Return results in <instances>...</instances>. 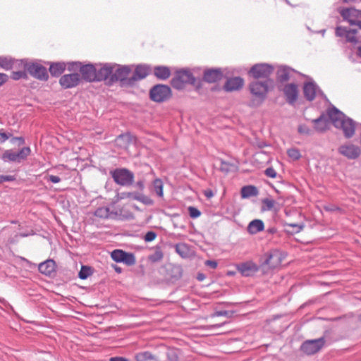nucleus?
I'll list each match as a JSON object with an SVG mask.
<instances>
[{"mask_svg":"<svg viewBox=\"0 0 361 361\" xmlns=\"http://www.w3.org/2000/svg\"><path fill=\"white\" fill-rule=\"evenodd\" d=\"M264 174L270 178H274L276 176V172L272 167H269L265 169Z\"/></svg>","mask_w":361,"mask_h":361,"instance_id":"56","label":"nucleus"},{"mask_svg":"<svg viewBox=\"0 0 361 361\" xmlns=\"http://www.w3.org/2000/svg\"><path fill=\"white\" fill-rule=\"evenodd\" d=\"M66 65L63 62L52 63L49 67V72L54 77H58L65 71Z\"/></svg>","mask_w":361,"mask_h":361,"instance_id":"32","label":"nucleus"},{"mask_svg":"<svg viewBox=\"0 0 361 361\" xmlns=\"http://www.w3.org/2000/svg\"><path fill=\"white\" fill-rule=\"evenodd\" d=\"M274 70V66L268 63H257L250 68L249 74L255 79H267L272 74Z\"/></svg>","mask_w":361,"mask_h":361,"instance_id":"6","label":"nucleus"},{"mask_svg":"<svg viewBox=\"0 0 361 361\" xmlns=\"http://www.w3.org/2000/svg\"><path fill=\"white\" fill-rule=\"evenodd\" d=\"M82 63L79 61L69 62L67 63V69L69 71H80Z\"/></svg>","mask_w":361,"mask_h":361,"instance_id":"47","label":"nucleus"},{"mask_svg":"<svg viewBox=\"0 0 361 361\" xmlns=\"http://www.w3.org/2000/svg\"><path fill=\"white\" fill-rule=\"evenodd\" d=\"M164 257L163 252L160 247H157L154 253L148 257L149 261L155 263L161 261Z\"/></svg>","mask_w":361,"mask_h":361,"instance_id":"40","label":"nucleus"},{"mask_svg":"<svg viewBox=\"0 0 361 361\" xmlns=\"http://www.w3.org/2000/svg\"><path fill=\"white\" fill-rule=\"evenodd\" d=\"M1 159L4 162H17L16 154L13 149L5 150Z\"/></svg>","mask_w":361,"mask_h":361,"instance_id":"36","label":"nucleus"},{"mask_svg":"<svg viewBox=\"0 0 361 361\" xmlns=\"http://www.w3.org/2000/svg\"><path fill=\"white\" fill-rule=\"evenodd\" d=\"M16 180V177L11 175H0V183L4 182H12Z\"/></svg>","mask_w":361,"mask_h":361,"instance_id":"54","label":"nucleus"},{"mask_svg":"<svg viewBox=\"0 0 361 361\" xmlns=\"http://www.w3.org/2000/svg\"><path fill=\"white\" fill-rule=\"evenodd\" d=\"M335 34L337 37H345L347 42L356 44L359 42L360 36H357V30L356 29H348L342 26L336 27Z\"/></svg>","mask_w":361,"mask_h":361,"instance_id":"14","label":"nucleus"},{"mask_svg":"<svg viewBox=\"0 0 361 361\" xmlns=\"http://www.w3.org/2000/svg\"><path fill=\"white\" fill-rule=\"evenodd\" d=\"M189 215L192 219L198 218L201 215V212L195 207H188Z\"/></svg>","mask_w":361,"mask_h":361,"instance_id":"48","label":"nucleus"},{"mask_svg":"<svg viewBox=\"0 0 361 361\" xmlns=\"http://www.w3.org/2000/svg\"><path fill=\"white\" fill-rule=\"evenodd\" d=\"M132 135L129 133H122L115 140L116 144L121 148H127L132 142Z\"/></svg>","mask_w":361,"mask_h":361,"instance_id":"28","label":"nucleus"},{"mask_svg":"<svg viewBox=\"0 0 361 361\" xmlns=\"http://www.w3.org/2000/svg\"><path fill=\"white\" fill-rule=\"evenodd\" d=\"M286 226L293 228L292 232L295 233L300 232L304 228L303 224H286Z\"/></svg>","mask_w":361,"mask_h":361,"instance_id":"50","label":"nucleus"},{"mask_svg":"<svg viewBox=\"0 0 361 361\" xmlns=\"http://www.w3.org/2000/svg\"><path fill=\"white\" fill-rule=\"evenodd\" d=\"M258 190L254 185H246L241 188V197L243 198H249L250 197H255L258 195Z\"/></svg>","mask_w":361,"mask_h":361,"instance_id":"34","label":"nucleus"},{"mask_svg":"<svg viewBox=\"0 0 361 361\" xmlns=\"http://www.w3.org/2000/svg\"><path fill=\"white\" fill-rule=\"evenodd\" d=\"M197 80L189 69H180L175 73L171 85L176 90H183L186 84L196 85Z\"/></svg>","mask_w":361,"mask_h":361,"instance_id":"3","label":"nucleus"},{"mask_svg":"<svg viewBox=\"0 0 361 361\" xmlns=\"http://www.w3.org/2000/svg\"><path fill=\"white\" fill-rule=\"evenodd\" d=\"M138 191L134 192H122L117 194V200H125L128 199L130 200H136Z\"/></svg>","mask_w":361,"mask_h":361,"instance_id":"39","label":"nucleus"},{"mask_svg":"<svg viewBox=\"0 0 361 361\" xmlns=\"http://www.w3.org/2000/svg\"><path fill=\"white\" fill-rule=\"evenodd\" d=\"M24 68L27 72L37 79L47 80L49 78L47 68L39 63L26 62L24 64Z\"/></svg>","mask_w":361,"mask_h":361,"instance_id":"8","label":"nucleus"},{"mask_svg":"<svg viewBox=\"0 0 361 361\" xmlns=\"http://www.w3.org/2000/svg\"><path fill=\"white\" fill-rule=\"evenodd\" d=\"M171 90L169 85L157 84L149 90V98L155 102H164L171 97Z\"/></svg>","mask_w":361,"mask_h":361,"instance_id":"5","label":"nucleus"},{"mask_svg":"<svg viewBox=\"0 0 361 361\" xmlns=\"http://www.w3.org/2000/svg\"><path fill=\"white\" fill-rule=\"evenodd\" d=\"M151 72V67L147 64H140L136 66L135 71L130 76V83L133 86L136 82L145 79Z\"/></svg>","mask_w":361,"mask_h":361,"instance_id":"17","label":"nucleus"},{"mask_svg":"<svg viewBox=\"0 0 361 361\" xmlns=\"http://www.w3.org/2000/svg\"><path fill=\"white\" fill-rule=\"evenodd\" d=\"M80 80V74L73 73L62 75L59 79V83L64 89H70L79 85Z\"/></svg>","mask_w":361,"mask_h":361,"instance_id":"16","label":"nucleus"},{"mask_svg":"<svg viewBox=\"0 0 361 361\" xmlns=\"http://www.w3.org/2000/svg\"><path fill=\"white\" fill-rule=\"evenodd\" d=\"M94 215L101 219H109L116 216L117 212H111L109 207H103L97 208L95 210Z\"/></svg>","mask_w":361,"mask_h":361,"instance_id":"31","label":"nucleus"},{"mask_svg":"<svg viewBox=\"0 0 361 361\" xmlns=\"http://www.w3.org/2000/svg\"><path fill=\"white\" fill-rule=\"evenodd\" d=\"M163 353L166 355L168 361H179L181 351L176 348H169L164 346Z\"/></svg>","mask_w":361,"mask_h":361,"instance_id":"27","label":"nucleus"},{"mask_svg":"<svg viewBox=\"0 0 361 361\" xmlns=\"http://www.w3.org/2000/svg\"><path fill=\"white\" fill-rule=\"evenodd\" d=\"M288 157L293 160H298L301 157V154L299 149L296 148H291L287 151Z\"/></svg>","mask_w":361,"mask_h":361,"instance_id":"45","label":"nucleus"},{"mask_svg":"<svg viewBox=\"0 0 361 361\" xmlns=\"http://www.w3.org/2000/svg\"><path fill=\"white\" fill-rule=\"evenodd\" d=\"M153 188L159 197L163 196V183L161 179L156 178L152 183Z\"/></svg>","mask_w":361,"mask_h":361,"instance_id":"41","label":"nucleus"},{"mask_svg":"<svg viewBox=\"0 0 361 361\" xmlns=\"http://www.w3.org/2000/svg\"><path fill=\"white\" fill-rule=\"evenodd\" d=\"M114 66L112 64L106 63L99 69L96 68L95 81H106L109 84V80L112 75Z\"/></svg>","mask_w":361,"mask_h":361,"instance_id":"19","label":"nucleus"},{"mask_svg":"<svg viewBox=\"0 0 361 361\" xmlns=\"http://www.w3.org/2000/svg\"><path fill=\"white\" fill-rule=\"evenodd\" d=\"M135 357L136 361H163L159 356L154 355L149 351L138 353Z\"/></svg>","mask_w":361,"mask_h":361,"instance_id":"30","label":"nucleus"},{"mask_svg":"<svg viewBox=\"0 0 361 361\" xmlns=\"http://www.w3.org/2000/svg\"><path fill=\"white\" fill-rule=\"evenodd\" d=\"M136 200L148 206L152 205L154 204V201L150 197L140 192H138Z\"/></svg>","mask_w":361,"mask_h":361,"instance_id":"42","label":"nucleus"},{"mask_svg":"<svg viewBox=\"0 0 361 361\" xmlns=\"http://www.w3.org/2000/svg\"><path fill=\"white\" fill-rule=\"evenodd\" d=\"M293 73H298L295 70L287 66H280L276 71V80L278 82L283 83L290 80L291 74Z\"/></svg>","mask_w":361,"mask_h":361,"instance_id":"23","label":"nucleus"},{"mask_svg":"<svg viewBox=\"0 0 361 361\" xmlns=\"http://www.w3.org/2000/svg\"><path fill=\"white\" fill-rule=\"evenodd\" d=\"M283 259L281 252L277 249L271 250L264 255L263 266H268L270 269L278 267Z\"/></svg>","mask_w":361,"mask_h":361,"instance_id":"11","label":"nucleus"},{"mask_svg":"<svg viewBox=\"0 0 361 361\" xmlns=\"http://www.w3.org/2000/svg\"><path fill=\"white\" fill-rule=\"evenodd\" d=\"M327 114L333 125L336 128L342 129L345 138H350L354 135L356 123L353 119L335 106L329 108Z\"/></svg>","mask_w":361,"mask_h":361,"instance_id":"1","label":"nucleus"},{"mask_svg":"<svg viewBox=\"0 0 361 361\" xmlns=\"http://www.w3.org/2000/svg\"><path fill=\"white\" fill-rule=\"evenodd\" d=\"M262 202V204H263V207H262V209L263 211H264V210H267V211L271 210L274 208V204L276 203V202L274 200L269 199V198L263 199Z\"/></svg>","mask_w":361,"mask_h":361,"instance_id":"44","label":"nucleus"},{"mask_svg":"<svg viewBox=\"0 0 361 361\" xmlns=\"http://www.w3.org/2000/svg\"><path fill=\"white\" fill-rule=\"evenodd\" d=\"M0 302L6 308L13 310V307L3 298H0Z\"/></svg>","mask_w":361,"mask_h":361,"instance_id":"63","label":"nucleus"},{"mask_svg":"<svg viewBox=\"0 0 361 361\" xmlns=\"http://www.w3.org/2000/svg\"><path fill=\"white\" fill-rule=\"evenodd\" d=\"M176 252L183 258H188L190 255L189 246L185 243H178L175 246Z\"/></svg>","mask_w":361,"mask_h":361,"instance_id":"35","label":"nucleus"},{"mask_svg":"<svg viewBox=\"0 0 361 361\" xmlns=\"http://www.w3.org/2000/svg\"><path fill=\"white\" fill-rule=\"evenodd\" d=\"M243 84L244 81L240 77H234L227 80L224 85V89L226 92L235 91L240 89Z\"/></svg>","mask_w":361,"mask_h":361,"instance_id":"24","label":"nucleus"},{"mask_svg":"<svg viewBox=\"0 0 361 361\" xmlns=\"http://www.w3.org/2000/svg\"><path fill=\"white\" fill-rule=\"evenodd\" d=\"M231 166H232V165L230 164L229 163L224 161H221L219 169L221 171L227 173L231 171Z\"/></svg>","mask_w":361,"mask_h":361,"instance_id":"52","label":"nucleus"},{"mask_svg":"<svg viewBox=\"0 0 361 361\" xmlns=\"http://www.w3.org/2000/svg\"><path fill=\"white\" fill-rule=\"evenodd\" d=\"M324 344L325 339L324 337L307 340L302 343L300 350L306 355H311L319 352L324 347Z\"/></svg>","mask_w":361,"mask_h":361,"instance_id":"7","label":"nucleus"},{"mask_svg":"<svg viewBox=\"0 0 361 361\" xmlns=\"http://www.w3.org/2000/svg\"><path fill=\"white\" fill-rule=\"evenodd\" d=\"M80 72L82 75V78L85 81L92 82L95 81L96 75V67L92 64H81Z\"/></svg>","mask_w":361,"mask_h":361,"instance_id":"22","label":"nucleus"},{"mask_svg":"<svg viewBox=\"0 0 361 361\" xmlns=\"http://www.w3.org/2000/svg\"><path fill=\"white\" fill-rule=\"evenodd\" d=\"M111 257L116 262H122L128 266L134 265L136 262L134 254L122 250H114L111 252Z\"/></svg>","mask_w":361,"mask_h":361,"instance_id":"12","label":"nucleus"},{"mask_svg":"<svg viewBox=\"0 0 361 361\" xmlns=\"http://www.w3.org/2000/svg\"><path fill=\"white\" fill-rule=\"evenodd\" d=\"M264 228V222L260 219H255L250 221L247 226V232L250 234H256Z\"/></svg>","mask_w":361,"mask_h":361,"instance_id":"29","label":"nucleus"},{"mask_svg":"<svg viewBox=\"0 0 361 361\" xmlns=\"http://www.w3.org/2000/svg\"><path fill=\"white\" fill-rule=\"evenodd\" d=\"M47 180H49L53 183H58L61 181V178L57 176L49 175L47 177Z\"/></svg>","mask_w":361,"mask_h":361,"instance_id":"59","label":"nucleus"},{"mask_svg":"<svg viewBox=\"0 0 361 361\" xmlns=\"http://www.w3.org/2000/svg\"><path fill=\"white\" fill-rule=\"evenodd\" d=\"M109 361H130V360L124 357L116 356V357H111L109 359Z\"/></svg>","mask_w":361,"mask_h":361,"instance_id":"62","label":"nucleus"},{"mask_svg":"<svg viewBox=\"0 0 361 361\" xmlns=\"http://www.w3.org/2000/svg\"><path fill=\"white\" fill-rule=\"evenodd\" d=\"M157 237V233L154 232V231H148L145 237H144V240L146 241V242H151L152 240H154Z\"/></svg>","mask_w":361,"mask_h":361,"instance_id":"55","label":"nucleus"},{"mask_svg":"<svg viewBox=\"0 0 361 361\" xmlns=\"http://www.w3.org/2000/svg\"><path fill=\"white\" fill-rule=\"evenodd\" d=\"M340 14L350 25H357L361 28V10L355 8H343L341 10Z\"/></svg>","mask_w":361,"mask_h":361,"instance_id":"10","label":"nucleus"},{"mask_svg":"<svg viewBox=\"0 0 361 361\" xmlns=\"http://www.w3.org/2000/svg\"><path fill=\"white\" fill-rule=\"evenodd\" d=\"M230 314L229 312L227 311V310H220V311H216L215 312L212 316L213 317H220V316H224V317H228Z\"/></svg>","mask_w":361,"mask_h":361,"instance_id":"58","label":"nucleus"},{"mask_svg":"<svg viewBox=\"0 0 361 361\" xmlns=\"http://www.w3.org/2000/svg\"><path fill=\"white\" fill-rule=\"evenodd\" d=\"M204 195L208 199L212 198L214 195L213 191L211 189L205 190L204 191Z\"/></svg>","mask_w":361,"mask_h":361,"instance_id":"64","label":"nucleus"},{"mask_svg":"<svg viewBox=\"0 0 361 361\" xmlns=\"http://www.w3.org/2000/svg\"><path fill=\"white\" fill-rule=\"evenodd\" d=\"M154 75L159 80H166L171 73L169 67L166 66H156L153 69Z\"/></svg>","mask_w":361,"mask_h":361,"instance_id":"26","label":"nucleus"},{"mask_svg":"<svg viewBox=\"0 0 361 361\" xmlns=\"http://www.w3.org/2000/svg\"><path fill=\"white\" fill-rule=\"evenodd\" d=\"M250 92L261 99L264 100L268 92V81H254L250 84Z\"/></svg>","mask_w":361,"mask_h":361,"instance_id":"15","label":"nucleus"},{"mask_svg":"<svg viewBox=\"0 0 361 361\" xmlns=\"http://www.w3.org/2000/svg\"><path fill=\"white\" fill-rule=\"evenodd\" d=\"M109 173L117 185L128 187L134 184L135 175L126 168H116L110 171Z\"/></svg>","mask_w":361,"mask_h":361,"instance_id":"4","label":"nucleus"},{"mask_svg":"<svg viewBox=\"0 0 361 361\" xmlns=\"http://www.w3.org/2000/svg\"><path fill=\"white\" fill-rule=\"evenodd\" d=\"M16 142H18V145H23L25 143V139L23 137H13L11 142L15 144Z\"/></svg>","mask_w":361,"mask_h":361,"instance_id":"57","label":"nucleus"},{"mask_svg":"<svg viewBox=\"0 0 361 361\" xmlns=\"http://www.w3.org/2000/svg\"><path fill=\"white\" fill-rule=\"evenodd\" d=\"M31 149L29 147H24L20 149L18 152H16L17 163H20L21 161L25 160L27 157L30 154Z\"/></svg>","mask_w":361,"mask_h":361,"instance_id":"37","label":"nucleus"},{"mask_svg":"<svg viewBox=\"0 0 361 361\" xmlns=\"http://www.w3.org/2000/svg\"><path fill=\"white\" fill-rule=\"evenodd\" d=\"M8 76L5 73H0V86L7 82Z\"/></svg>","mask_w":361,"mask_h":361,"instance_id":"61","label":"nucleus"},{"mask_svg":"<svg viewBox=\"0 0 361 361\" xmlns=\"http://www.w3.org/2000/svg\"><path fill=\"white\" fill-rule=\"evenodd\" d=\"M338 152L348 159H356L361 154L360 147L351 143L341 145Z\"/></svg>","mask_w":361,"mask_h":361,"instance_id":"13","label":"nucleus"},{"mask_svg":"<svg viewBox=\"0 0 361 361\" xmlns=\"http://www.w3.org/2000/svg\"><path fill=\"white\" fill-rule=\"evenodd\" d=\"M134 187L139 190L138 192H142L145 188V179L144 178L139 179L136 183H135Z\"/></svg>","mask_w":361,"mask_h":361,"instance_id":"51","label":"nucleus"},{"mask_svg":"<svg viewBox=\"0 0 361 361\" xmlns=\"http://www.w3.org/2000/svg\"><path fill=\"white\" fill-rule=\"evenodd\" d=\"M14 60L9 56H0V67L4 70L12 69Z\"/></svg>","mask_w":361,"mask_h":361,"instance_id":"38","label":"nucleus"},{"mask_svg":"<svg viewBox=\"0 0 361 361\" xmlns=\"http://www.w3.org/2000/svg\"><path fill=\"white\" fill-rule=\"evenodd\" d=\"M92 271L90 267L82 266V267L79 271L78 276L80 279H86L88 278V276L92 275Z\"/></svg>","mask_w":361,"mask_h":361,"instance_id":"43","label":"nucleus"},{"mask_svg":"<svg viewBox=\"0 0 361 361\" xmlns=\"http://www.w3.org/2000/svg\"><path fill=\"white\" fill-rule=\"evenodd\" d=\"M39 271L46 276H51L55 271L56 263L53 259H47L39 264Z\"/></svg>","mask_w":361,"mask_h":361,"instance_id":"25","label":"nucleus"},{"mask_svg":"<svg viewBox=\"0 0 361 361\" xmlns=\"http://www.w3.org/2000/svg\"><path fill=\"white\" fill-rule=\"evenodd\" d=\"M27 77V73L25 71H13L12 73L11 78L15 80H18L21 78H25Z\"/></svg>","mask_w":361,"mask_h":361,"instance_id":"49","label":"nucleus"},{"mask_svg":"<svg viewBox=\"0 0 361 361\" xmlns=\"http://www.w3.org/2000/svg\"><path fill=\"white\" fill-rule=\"evenodd\" d=\"M300 134L310 135L312 133V130L305 124H301L298 128Z\"/></svg>","mask_w":361,"mask_h":361,"instance_id":"46","label":"nucleus"},{"mask_svg":"<svg viewBox=\"0 0 361 361\" xmlns=\"http://www.w3.org/2000/svg\"><path fill=\"white\" fill-rule=\"evenodd\" d=\"M286 101L290 104H293L298 97V85L295 83L286 84L283 89Z\"/></svg>","mask_w":361,"mask_h":361,"instance_id":"18","label":"nucleus"},{"mask_svg":"<svg viewBox=\"0 0 361 361\" xmlns=\"http://www.w3.org/2000/svg\"><path fill=\"white\" fill-rule=\"evenodd\" d=\"M12 137L11 133H6L3 129L0 130V143L5 142L8 139Z\"/></svg>","mask_w":361,"mask_h":361,"instance_id":"53","label":"nucleus"},{"mask_svg":"<svg viewBox=\"0 0 361 361\" xmlns=\"http://www.w3.org/2000/svg\"><path fill=\"white\" fill-rule=\"evenodd\" d=\"M205 265L211 267L212 269H216L218 266V263L215 260H207L205 262Z\"/></svg>","mask_w":361,"mask_h":361,"instance_id":"60","label":"nucleus"},{"mask_svg":"<svg viewBox=\"0 0 361 361\" xmlns=\"http://www.w3.org/2000/svg\"><path fill=\"white\" fill-rule=\"evenodd\" d=\"M312 123L314 124V129L318 132L322 133L327 129V121L324 114L316 119H313Z\"/></svg>","mask_w":361,"mask_h":361,"instance_id":"33","label":"nucleus"},{"mask_svg":"<svg viewBox=\"0 0 361 361\" xmlns=\"http://www.w3.org/2000/svg\"><path fill=\"white\" fill-rule=\"evenodd\" d=\"M224 77L221 68H208L204 70L203 74L204 81L213 83L221 80Z\"/></svg>","mask_w":361,"mask_h":361,"instance_id":"20","label":"nucleus"},{"mask_svg":"<svg viewBox=\"0 0 361 361\" xmlns=\"http://www.w3.org/2000/svg\"><path fill=\"white\" fill-rule=\"evenodd\" d=\"M303 94L305 98L310 102L313 101L317 96H320L322 98L326 97L317 83L312 79L304 83Z\"/></svg>","mask_w":361,"mask_h":361,"instance_id":"9","label":"nucleus"},{"mask_svg":"<svg viewBox=\"0 0 361 361\" xmlns=\"http://www.w3.org/2000/svg\"><path fill=\"white\" fill-rule=\"evenodd\" d=\"M114 69H116L114 71L112 75L109 80V84H113L116 82L119 81L121 86L122 87H132L133 84L130 83V73L132 71L131 66L128 65H113Z\"/></svg>","mask_w":361,"mask_h":361,"instance_id":"2","label":"nucleus"},{"mask_svg":"<svg viewBox=\"0 0 361 361\" xmlns=\"http://www.w3.org/2000/svg\"><path fill=\"white\" fill-rule=\"evenodd\" d=\"M238 271L244 276H250L259 270L258 266L252 261H247L237 265Z\"/></svg>","mask_w":361,"mask_h":361,"instance_id":"21","label":"nucleus"}]
</instances>
